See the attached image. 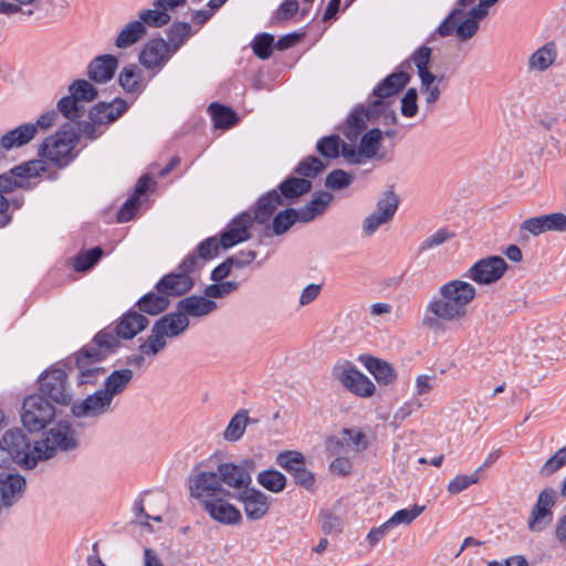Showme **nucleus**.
<instances>
[{"label": "nucleus", "instance_id": "1", "mask_svg": "<svg viewBox=\"0 0 566 566\" xmlns=\"http://www.w3.org/2000/svg\"><path fill=\"white\" fill-rule=\"evenodd\" d=\"M475 297V287L467 281L451 280L442 284L426 306L422 325L437 333L446 324L463 321Z\"/></svg>", "mask_w": 566, "mask_h": 566}, {"label": "nucleus", "instance_id": "2", "mask_svg": "<svg viewBox=\"0 0 566 566\" xmlns=\"http://www.w3.org/2000/svg\"><path fill=\"white\" fill-rule=\"evenodd\" d=\"M497 1L479 0V4L471 8L468 13L462 8L453 9L441 22L437 32L442 38L454 33L460 41L470 40L479 31V21L488 15L489 9Z\"/></svg>", "mask_w": 566, "mask_h": 566}, {"label": "nucleus", "instance_id": "3", "mask_svg": "<svg viewBox=\"0 0 566 566\" xmlns=\"http://www.w3.org/2000/svg\"><path fill=\"white\" fill-rule=\"evenodd\" d=\"M41 461L35 454V443L32 446L22 429H10L0 439V467L17 463L32 469Z\"/></svg>", "mask_w": 566, "mask_h": 566}, {"label": "nucleus", "instance_id": "4", "mask_svg": "<svg viewBox=\"0 0 566 566\" xmlns=\"http://www.w3.org/2000/svg\"><path fill=\"white\" fill-rule=\"evenodd\" d=\"M77 142V135L73 130H59L56 134L43 140L39 149V155L42 159L57 167H64L74 159L75 155L73 150Z\"/></svg>", "mask_w": 566, "mask_h": 566}, {"label": "nucleus", "instance_id": "5", "mask_svg": "<svg viewBox=\"0 0 566 566\" xmlns=\"http://www.w3.org/2000/svg\"><path fill=\"white\" fill-rule=\"evenodd\" d=\"M77 446L74 429L67 421H59L46 437L35 442V454L38 459L48 460L55 455L57 449L69 451Z\"/></svg>", "mask_w": 566, "mask_h": 566}, {"label": "nucleus", "instance_id": "6", "mask_svg": "<svg viewBox=\"0 0 566 566\" xmlns=\"http://www.w3.org/2000/svg\"><path fill=\"white\" fill-rule=\"evenodd\" d=\"M55 417L53 405L42 396L30 395L22 405L21 421L30 432H39Z\"/></svg>", "mask_w": 566, "mask_h": 566}, {"label": "nucleus", "instance_id": "7", "mask_svg": "<svg viewBox=\"0 0 566 566\" xmlns=\"http://www.w3.org/2000/svg\"><path fill=\"white\" fill-rule=\"evenodd\" d=\"M332 375L344 388L355 396L369 398L375 392L376 387L374 382L350 361L344 360L335 364Z\"/></svg>", "mask_w": 566, "mask_h": 566}, {"label": "nucleus", "instance_id": "8", "mask_svg": "<svg viewBox=\"0 0 566 566\" xmlns=\"http://www.w3.org/2000/svg\"><path fill=\"white\" fill-rule=\"evenodd\" d=\"M179 273H169L163 276L156 284L158 293L169 296H180L191 290L193 280L190 273L197 270V258L189 254L179 265Z\"/></svg>", "mask_w": 566, "mask_h": 566}, {"label": "nucleus", "instance_id": "9", "mask_svg": "<svg viewBox=\"0 0 566 566\" xmlns=\"http://www.w3.org/2000/svg\"><path fill=\"white\" fill-rule=\"evenodd\" d=\"M40 395L61 406L72 405L73 394L67 382V375L61 368H51L39 378Z\"/></svg>", "mask_w": 566, "mask_h": 566}, {"label": "nucleus", "instance_id": "10", "mask_svg": "<svg viewBox=\"0 0 566 566\" xmlns=\"http://www.w3.org/2000/svg\"><path fill=\"white\" fill-rule=\"evenodd\" d=\"M188 484L190 496L197 500L200 505L205 504V501H210L228 491L221 485L218 470L195 469L188 479Z\"/></svg>", "mask_w": 566, "mask_h": 566}, {"label": "nucleus", "instance_id": "11", "mask_svg": "<svg viewBox=\"0 0 566 566\" xmlns=\"http://www.w3.org/2000/svg\"><path fill=\"white\" fill-rule=\"evenodd\" d=\"M105 356L106 353H102L95 347H84L76 354L77 386L97 384L106 373L105 368L99 366Z\"/></svg>", "mask_w": 566, "mask_h": 566}, {"label": "nucleus", "instance_id": "12", "mask_svg": "<svg viewBox=\"0 0 566 566\" xmlns=\"http://www.w3.org/2000/svg\"><path fill=\"white\" fill-rule=\"evenodd\" d=\"M386 109V102L374 99L367 106L358 105L348 115L343 133L347 139L355 142L366 129L367 122L380 116Z\"/></svg>", "mask_w": 566, "mask_h": 566}, {"label": "nucleus", "instance_id": "13", "mask_svg": "<svg viewBox=\"0 0 566 566\" xmlns=\"http://www.w3.org/2000/svg\"><path fill=\"white\" fill-rule=\"evenodd\" d=\"M113 400L102 390L86 396L84 399L72 402L71 415L78 420L96 421L112 411Z\"/></svg>", "mask_w": 566, "mask_h": 566}, {"label": "nucleus", "instance_id": "14", "mask_svg": "<svg viewBox=\"0 0 566 566\" xmlns=\"http://www.w3.org/2000/svg\"><path fill=\"white\" fill-rule=\"evenodd\" d=\"M174 53L163 38L148 40L138 55V61L151 75L158 74L170 61Z\"/></svg>", "mask_w": 566, "mask_h": 566}, {"label": "nucleus", "instance_id": "15", "mask_svg": "<svg viewBox=\"0 0 566 566\" xmlns=\"http://www.w3.org/2000/svg\"><path fill=\"white\" fill-rule=\"evenodd\" d=\"M237 494L230 491L222 495L205 501L201 507L216 522L223 525H239L242 522L241 511L232 503L230 499H235Z\"/></svg>", "mask_w": 566, "mask_h": 566}, {"label": "nucleus", "instance_id": "16", "mask_svg": "<svg viewBox=\"0 0 566 566\" xmlns=\"http://www.w3.org/2000/svg\"><path fill=\"white\" fill-rule=\"evenodd\" d=\"M399 198L394 191H388L377 201V209L365 218L363 231L366 235L374 234L381 226L389 223L396 214Z\"/></svg>", "mask_w": 566, "mask_h": 566}, {"label": "nucleus", "instance_id": "17", "mask_svg": "<svg viewBox=\"0 0 566 566\" xmlns=\"http://www.w3.org/2000/svg\"><path fill=\"white\" fill-rule=\"evenodd\" d=\"M557 492L553 489L543 490L528 516L527 526L531 532H542L553 521V507L556 504Z\"/></svg>", "mask_w": 566, "mask_h": 566}, {"label": "nucleus", "instance_id": "18", "mask_svg": "<svg viewBox=\"0 0 566 566\" xmlns=\"http://www.w3.org/2000/svg\"><path fill=\"white\" fill-rule=\"evenodd\" d=\"M507 270V263L501 256L493 255L475 262L467 273V277L479 284L497 282Z\"/></svg>", "mask_w": 566, "mask_h": 566}, {"label": "nucleus", "instance_id": "19", "mask_svg": "<svg viewBox=\"0 0 566 566\" xmlns=\"http://www.w3.org/2000/svg\"><path fill=\"white\" fill-rule=\"evenodd\" d=\"M235 499L242 504L245 517L253 522L264 518L272 504L271 497L255 488L237 493Z\"/></svg>", "mask_w": 566, "mask_h": 566}, {"label": "nucleus", "instance_id": "20", "mask_svg": "<svg viewBox=\"0 0 566 566\" xmlns=\"http://www.w3.org/2000/svg\"><path fill=\"white\" fill-rule=\"evenodd\" d=\"M44 170L43 160H32L14 167L10 174L0 175V193H4L24 186V179L38 176Z\"/></svg>", "mask_w": 566, "mask_h": 566}, {"label": "nucleus", "instance_id": "21", "mask_svg": "<svg viewBox=\"0 0 566 566\" xmlns=\"http://www.w3.org/2000/svg\"><path fill=\"white\" fill-rule=\"evenodd\" d=\"M365 433L356 429H344L340 437L331 438L327 442V449L333 453L360 452L367 448Z\"/></svg>", "mask_w": 566, "mask_h": 566}, {"label": "nucleus", "instance_id": "22", "mask_svg": "<svg viewBox=\"0 0 566 566\" xmlns=\"http://www.w3.org/2000/svg\"><path fill=\"white\" fill-rule=\"evenodd\" d=\"M253 223L252 214L243 212L234 218L220 235V244L228 249L250 238V228Z\"/></svg>", "mask_w": 566, "mask_h": 566}, {"label": "nucleus", "instance_id": "23", "mask_svg": "<svg viewBox=\"0 0 566 566\" xmlns=\"http://www.w3.org/2000/svg\"><path fill=\"white\" fill-rule=\"evenodd\" d=\"M220 474L221 485L241 492L247 490L252 483L251 473L243 465L231 462L221 463L217 467Z\"/></svg>", "mask_w": 566, "mask_h": 566}, {"label": "nucleus", "instance_id": "24", "mask_svg": "<svg viewBox=\"0 0 566 566\" xmlns=\"http://www.w3.org/2000/svg\"><path fill=\"white\" fill-rule=\"evenodd\" d=\"M36 135V125L32 123L22 124L0 137V159L7 153L29 144Z\"/></svg>", "mask_w": 566, "mask_h": 566}, {"label": "nucleus", "instance_id": "25", "mask_svg": "<svg viewBox=\"0 0 566 566\" xmlns=\"http://www.w3.org/2000/svg\"><path fill=\"white\" fill-rule=\"evenodd\" d=\"M189 318L180 310L161 316L153 326L165 339L182 335L189 327Z\"/></svg>", "mask_w": 566, "mask_h": 566}, {"label": "nucleus", "instance_id": "26", "mask_svg": "<svg viewBox=\"0 0 566 566\" xmlns=\"http://www.w3.org/2000/svg\"><path fill=\"white\" fill-rule=\"evenodd\" d=\"M128 108V104L116 98L111 103H98L90 111V119L103 125H108L119 118Z\"/></svg>", "mask_w": 566, "mask_h": 566}, {"label": "nucleus", "instance_id": "27", "mask_svg": "<svg viewBox=\"0 0 566 566\" xmlns=\"http://www.w3.org/2000/svg\"><path fill=\"white\" fill-rule=\"evenodd\" d=\"M557 45L549 41L534 51L527 59V70L530 72L544 73L549 70L557 59Z\"/></svg>", "mask_w": 566, "mask_h": 566}, {"label": "nucleus", "instance_id": "28", "mask_svg": "<svg viewBox=\"0 0 566 566\" xmlns=\"http://www.w3.org/2000/svg\"><path fill=\"white\" fill-rule=\"evenodd\" d=\"M410 75L405 71H397L385 77L373 91L375 99H385L398 94L409 83Z\"/></svg>", "mask_w": 566, "mask_h": 566}, {"label": "nucleus", "instance_id": "29", "mask_svg": "<svg viewBox=\"0 0 566 566\" xmlns=\"http://www.w3.org/2000/svg\"><path fill=\"white\" fill-rule=\"evenodd\" d=\"M118 66V59L112 54L99 55L91 61L87 75L96 83L109 81Z\"/></svg>", "mask_w": 566, "mask_h": 566}, {"label": "nucleus", "instance_id": "30", "mask_svg": "<svg viewBox=\"0 0 566 566\" xmlns=\"http://www.w3.org/2000/svg\"><path fill=\"white\" fill-rule=\"evenodd\" d=\"M148 325V319L136 311L126 312L118 321L115 332L123 339H132L143 332Z\"/></svg>", "mask_w": 566, "mask_h": 566}, {"label": "nucleus", "instance_id": "31", "mask_svg": "<svg viewBox=\"0 0 566 566\" xmlns=\"http://www.w3.org/2000/svg\"><path fill=\"white\" fill-rule=\"evenodd\" d=\"M217 308L214 301H211L205 296L191 295L181 298L177 303V310H180L185 315L201 317L212 313Z\"/></svg>", "mask_w": 566, "mask_h": 566}, {"label": "nucleus", "instance_id": "32", "mask_svg": "<svg viewBox=\"0 0 566 566\" xmlns=\"http://www.w3.org/2000/svg\"><path fill=\"white\" fill-rule=\"evenodd\" d=\"M333 199V195L327 191L316 193L310 202L297 210L300 222L307 223L322 216Z\"/></svg>", "mask_w": 566, "mask_h": 566}, {"label": "nucleus", "instance_id": "33", "mask_svg": "<svg viewBox=\"0 0 566 566\" xmlns=\"http://www.w3.org/2000/svg\"><path fill=\"white\" fill-rule=\"evenodd\" d=\"M119 84L126 93L139 95L146 88L142 70L136 64H128L119 73Z\"/></svg>", "mask_w": 566, "mask_h": 566}, {"label": "nucleus", "instance_id": "34", "mask_svg": "<svg viewBox=\"0 0 566 566\" xmlns=\"http://www.w3.org/2000/svg\"><path fill=\"white\" fill-rule=\"evenodd\" d=\"M284 205L285 202L280 193L276 190H271L258 200L252 218L259 223H265L271 219L276 208Z\"/></svg>", "mask_w": 566, "mask_h": 566}, {"label": "nucleus", "instance_id": "35", "mask_svg": "<svg viewBox=\"0 0 566 566\" xmlns=\"http://www.w3.org/2000/svg\"><path fill=\"white\" fill-rule=\"evenodd\" d=\"M364 364L379 385L387 386L396 381L397 371L389 363L379 358L367 357Z\"/></svg>", "mask_w": 566, "mask_h": 566}, {"label": "nucleus", "instance_id": "36", "mask_svg": "<svg viewBox=\"0 0 566 566\" xmlns=\"http://www.w3.org/2000/svg\"><path fill=\"white\" fill-rule=\"evenodd\" d=\"M311 189L312 182L310 180L298 177H289L280 184L279 193L286 203V201L297 199L298 197L310 192Z\"/></svg>", "mask_w": 566, "mask_h": 566}, {"label": "nucleus", "instance_id": "37", "mask_svg": "<svg viewBox=\"0 0 566 566\" xmlns=\"http://www.w3.org/2000/svg\"><path fill=\"white\" fill-rule=\"evenodd\" d=\"M147 33L146 28L138 20H133L125 24L115 39V45L118 49H127L142 40Z\"/></svg>", "mask_w": 566, "mask_h": 566}, {"label": "nucleus", "instance_id": "38", "mask_svg": "<svg viewBox=\"0 0 566 566\" xmlns=\"http://www.w3.org/2000/svg\"><path fill=\"white\" fill-rule=\"evenodd\" d=\"M133 379L130 369H118L112 371L105 379V386L102 389L112 400L115 396L122 394Z\"/></svg>", "mask_w": 566, "mask_h": 566}, {"label": "nucleus", "instance_id": "39", "mask_svg": "<svg viewBox=\"0 0 566 566\" xmlns=\"http://www.w3.org/2000/svg\"><path fill=\"white\" fill-rule=\"evenodd\" d=\"M136 306L143 313L158 315L167 310L169 300L164 294L158 293V291L156 293L149 292L139 298Z\"/></svg>", "mask_w": 566, "mask_h": 566}, {"label": "nucleus", "instance_id": "40", "mask_svg": "<svg viewBox=\"0 0 566 566\" xmlns=\"http://www.w3.org/2000/svg\"><path fill=\"white\" fill-rule=\"evenodd\" d=\"M256 420L250 419L247 409L239 410L227 426L223 438L228 441H238L244 433L248 423H254Z\"/></svg>", "mask_w": 566, "mask_h": 566}, {"label": "nucleus", "instance_id": "41", "mask_svg": "<svg viewBox=\"0 0 566 566\" xmlns=\"http://www.w3.org/2000/svg\"><path fill=\"white\" fill-rule=\"evenodd\" d=\"M209 112L217 128L228 129L239 120L235 112L219 103H211L209 105Z\"/></svg>", "mask_w": 566, "mask_h": 566}, {"label": "nucleus", "instance_id": "42", "mask_svg": "<svg viewBox=\"0 0 566 566\" xmlns=\"http://www.w3.org/2000/svg\"><path fill=\"white\" fill-rule=\"evenodd\" d=\"M190 34L191 25L187 22H176L170 27L167 45L174 54L187 42Z\"/></svg>", "mask_w": 566, "mask_h": 566}, {"label": "nucleus", "instance_id": "43", "mask_svg": "<svg viewBox=\"0 0 566 566\" xmlns=\"http://www.w3.org/2000/svg\"><path fill=\"white\" fill-rule=\"evenodd\" d=\"M258 483L273 493L282 492L286 486V478L277 470H264L258 474Z\"/></svg>", "mask_w": 566, "mask_h": 566}, {"label": "nucleus", "instance_id": "44", "mask_svg": "<svg viewBox=\"0 0 566 566\" xmlns=\"http://www.w3.org/2000/svg\"><path fill=\"white\" fill-rule=\"evenodd\" d=\"M382 140V132L379 128H373L365 133L359 143V147L365 158H375L378 154Z\"/></svg>", "mask_w": 566, "mask_h": 566}, {"label": "nucleus", "instance_id": "45", "mask_svg": "<svg viewBox=\"0 0 566 566\" xmlns=\"http://www.w3.org/2000/svg\"><path fill=\"white\" fill-rule=\"evenodd\" d=\"M171 17L165 10L159 8L142 10L138 13V21L143 23V27L149 28H161L169 23Z\"/></svg>", "mask_w": 566, "mask_h": 566}, {"label": "nucleus", "instance_id": "46", "mask_svg": "<svg viewBox=\"0 0 566 566\" xmlns=\"http://www.w3.org/2000/svg\"><path fill=\"white\" fill-rule=\"evenodd\" d=\"M297 221H300L297 210L287 208L274 217L272 222L273 233L276 235H282L287 232Z\"/></svg>", "mask_w": 566, "mask_h": 566}, {"label": "nucleus", "instance_id": "47", "mask_svg": "<svg viewBox=\"0 0 566 566\" xmlns=\"http://www.w3.org/2000/svg\"><path fill=\"white\" fill-rule=\"evenodd\" d=\"M276 463L291 475L306 464L305 457L298 451H284L277 454Z\"/></svg>", "mask_w": 566, "mask_h": 566}, {"label": "nucleus", "instance_id": "48", "mask_svg": "<svg viewBox=\"0 0 566 566\" xmlns=\"http://www.w3.org/2000/svg\"><path fill=\"white\" fill-rule=\"evenodd\" d=\"M220 248H222L220 244V239H218L217 237H210L202 241L198 245L197 252L192 253L197 258V269L200 268L201 262L208 261L217 256Z\"/></svg>", "mask_w": 566, "mask_h": 566}, {"label": "nucleus", "instance_id": "49", "mask_svg": "<svg viewBox=\"0 0 566 566\" xmlns=\"http://www.w3.org/2000/svg\"><path fill=\"white\" fill-rule=\"evenodd\" d=\"M69 92L78 102H92L97 97V90L86 80H75L69 86Z\"/></svg>", "mask_w": 566, "mask_h": 566}, {"label": "nucleus", "instance_id": "50", "mask_svg": "<svg viewBox=\"0 0 566 566\" xmlns=\"http://www.w3.org/2000/svg\"><path fill=\"white\" fill-rule=\"evenodd\" d=\"M103 254L104 251L99 247H95L78 253L74 260V270L76 272H84L90 270L99 261Z\"/></svg>", "mask_w": 566, "mask_h": 566}, {"label": "nucleus", "instance_id": "51", "mask_svg": "<svg viewBox=\"0 0 566 566\" xmlns=\"http://www.w3.org/2000/svg\"><path fill=\"white\" fill-rule=\"evenodd\" d=\"M166 345L167 340L153 326L150 335L139 345V352L148 357H155L165 349Z\"/></svg>", "mask_w": 566, "mask_h": 566}, {"label": "nucleus", "instance_id": "52", "mask_svg": "<svg viewBox=\"0 0 566 566\" xmlns=\"http://www.w3.org/2000/svg\"><path fill=\"white\" fill-rule=\"evenodd\" d=\"M59 112L70 120H76L82 117L84 108L80 105V102L71 94L62 97L57 102Z\"/></svg>", "mask_w": 566, "mask_h": 566}, {"label": "nucleus", "instance_id": "53", "mask_svg": "<svg viewBox=\"0 0 566 566\" xmlns=\"http://www.w3.org/2000/svg\"><path fill=\"white\" fill-rule=\"evenodd\" d=\"M326 165L315 156H307L295 168V172L303 178H314L325 169Z\"/></svg>", "mask_w": 566, "mask_h": 566}, {"label": "nucleus", "instance_id": "54", "mask_svg": "<svg viewBox=\"0 0 566 566\" xmlns=\"http://www.w3.org/2000/svg\"><path fill=\"white\" fill-rule=\"evenodd\" d=\"M342 139L337 135L321 138L317 142V151L327 159H335L340 155Z\"/></svg>", "mask_w": 566, "mask_h": 566}, {"label": "nucleus", "instance_id": "55", "mask_svg": "<svg viewBox=\"0 0 566 566\" xmlns=\"http://www.w3.org/2000/svg\"><path fill=\"white\" fill-rule=\"evenodd\" d=\"M482 467L476 469L471 474H459L448 485V492L451 494H459L473 484H476L481 479Z\"/></svg>", "mask_w": 566, "mask_h": 566}, {"label": "nucleus", "instance_id": "56", "mask_svg": "<svg viewBox=\"0 0 566 566\" xmlns=\"http://www.w3.org/2000/svg\"><path fill=\"white\" fill-rule=\"evenodd\" d=\"M426 510L424 505L415 504L410 509H402L397 511L388 521L391 526H397L400 524L409 525L411 524L418 516H420Z\"/></svg>", "mask_w": 566, "mask_h": 566}, {"label": "nucleus", "instance_id": "57", "mask_svg": "<svg viewBox=\"0 0 566 566\" xmlns=\"http://www.w3.org/2000/svg\"><path fill=\"white\" fill-rule=\"evenodd\" d=\"M273 45H275L274 36L269 33H262L254 38L252 49L259 59L266 60L272 54Z\"/></svg>", "mask_w": 566, "mask_h": 566}, {"label": "nucleus", "instance_id": "58", "mask_svg": "<svg viewBox=\"0 0 566 566\" xmlns=\"http://www.w3.org/2000/svg\"><path fill=\"white\" fill-rule=\"evenodd\" d=\"M354 180V175L343 169L331 171L325 180V186L332 190H340L347 188Z\"/></svg>", "mask_w": 566, "mask_h": 566}, {"label": "nucleus", "instance_id": "59", "mask_svg": "<svg viewBox=\"0 0 566 566\" xmlns=\"http://www.w3.org/2000/svg\"><path fill=\"white\" fill-rule=\"evenodd\" d=\"M118 338H120V337L117 336L116 332L114 334L112 331H106V329L101 331L94 337V342L97 345V347H95V348L99 349L102 353L112 352L118 347V345H119Z\"/></svg>", "mask_w": 566, "mask_h": 566}, {"label": "nucleus", "instance_id": "60", "mask_svg": "<svg viewBox=\"0 0 566 566\" xmlns=\"http://www.w3.org/2000/svg\"><path fill=\"white\" fill-rule=\"evenodd\" d=\"M321 527L325 534L339 533L343 530V522L339 516L331 511H322L319 514Z\"/></svg>", "mask_w": 566, "mask_h": 566}, {"label": "nucleus", "instance_id": "61", "mask_svg": "<svg viewBox=\"0 0 566 566\" xmlns=\"http://www.w3.org/2000/svg\"><path fill=\"white\" fill-rule=\"evenodd\" d=\"M239 287V284L233 281L227 282H217L216 284H211L206 287L205 294L207 297L218 298L224 297L235 291Z\"/></svg>", "mask_w": 566, "mask_h": 566}, {"label": "nucleus", "instance_id": "62", "mask_svg": "<svg viewBox=\"0 0 566 566\" xmlns=\"http://www.w3.org/2000/svg\"><path fill=\"white\" fill-rule=\"evenodd\" d=\"M564 465H566V447L557 450L556 453L544 463L541 469V474L546 476L551 475Z\"/></svg>", "mask_w": 566, "mask_h": 566}, {"label": "nucleus", "instance_id": "63", "mask_svg": "<svg viewBox=\"0 0 566 566\" xmlns=\"http://www.w3.org/2000/svg\"><path fill=\"white\" fill-rule=\"evenodd\" d=\"M418 92L416 88H409L401 98V114L405 117H413L418 113Z\"/></svg>", "mask_w": 566, "mask_h": 566}, {"label": "nucleus", "instance_id": "64", "mask_svg": "<svg viewBox=\"0 0 566 566\" xmlns=\"http://www.w3.org/2000/svg\"><path fill=\"white\" fill-rule=\"evenodd\" d=\"M454 234L452 232H450L448 229H439L438 231H436L434 233H432L431 235H429L428 238H426L421 245H420V250L424 251V250H429V249H433L436 247H439L441 244H443L444 242H447L448 240H450L451 238H453Z\"/></svg>", "mask_w": 566, "mask_h": 566}]
</instances>
